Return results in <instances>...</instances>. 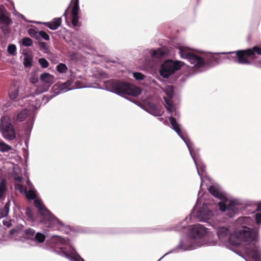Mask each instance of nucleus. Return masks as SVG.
<instances>
[{
	"mask_svg": "<svg viewBox=\"0 0 261 261\" xmlns=\"http://www.w3.org/2000/svg\"><path fill=\"white\" fill-rule=\"evenodd\" d=\"M34 205L39 210V214L41 217V223L46 227L55 228V225L59 223L58 219L45 207L40 199H35Z\"/></svg>",
	"mask_w": 261,
	"mask_h": 261,
	"instance_id": "obj_2",
	"label": "nucleus"
},
{
	"mask_svg": "<svg viewBox=\"0 0 261 261\" xmlns=\"http://www.w3.org/2000/svg\"><path fill=\"white\" fill-rule=\"evenodd\" d=\"M251 52L246 49L239 50L238 63L240 64H250L251 61L248 59L250 58Z\"/></svg>",
	"mask_w": 261,
	"mask_h": 261,
	"instance_id": "obj_12",
	"label": "nucleus"
},
{
	"mask_svg": "<svg viewBox=\"0 0 261 261\" xmlns=\"http://www.w3.org/2000/svg\"><path fill=\"white\" fill-rule=\"evenodd\" d=\"M30 81L32 84H36L38 81V75L34 74L33 75H32L31 76L30 78Z\"/></svg>",
	"mask_w": 261,
	"mask_h": 261,
	"instance_id": "obj_41",
	"label": "nucleus"
},
{
	"mask_svg": "<svg viewBox=\"0 0 261 261\" xmlns=\"http://www.w3.org/2000/svg\"><path fill=\"white\" fill-rule=\"evenodd\" d=\"M54 76L50 74L45 72L40 75V80L43 83L47 84V86H43L42 87H39L35 91L36 94H39L41 93L48 90L49 87L54 82Z\"/></svg>",
	"mask_w": 261,
	"mask_h": 261,
	"instance_id": "obj_8",
	"label": "nucleus"
},
{
	"mask_svg": "<svg viewBox=\"0 0 261 261\" xmlns=\"http://www.w3.org/2000/svg\"><path fill=\"white\" fill-rule=\"evenodd\" d=\"M70 6V4L69 5V6L68 7V8L66 9V10H65V11L64 12V14H63V16H64L65 17H67V14H68V11L69 9V7Z\"/></svg>",
	"mask_w": 261,
	"mask_h": 261,
	"instance_id": "obj_46",
	"label": "nucleus"
},
{
	"mask_svg": "<svg viewBox=\"0 0 261 261\" xmlns=\"http://www.w3.org/2000/svg\"><path fill=\"white\" fill-rule=\"evenodd\" d=\"M245 229L241 230L239 232V235L242 238L244 242H252L256 241L257 237V233L250 228L245 226Z\"/></svg>",
	"mask_w": 261,
	"mask_h": 261,
	"instance_id": "obj_9",
	"label": "nucleus"
},
{
	"mask_svg": "<svg viewBox=\"0 0 261 261\" xmlns=\"http://www.w3.org/2000/svg\"><path fill=\"white\" fill-rule=\"evenodd\" d=\"M73 2V6L71 9V23L74 27H80L81 23L79 22V12L80 11L79 0H72Z\"/></svg>",
	"mask_w": 261,
	"mask_h": 261,
	"instance_id": "obj_10",
	"label": "nucleus"
},
{
	"mask_svg": "<svg viewBox=\"0 0 261 261\" xmlns=\"http://www.w3.org/2000/svg\"><path fill=\"white\" fill-rule=\"evenodd\" d=\"M10 201L7 202L1 211L0 212V217L3 218L7 216L9 212Z\"/></svg>",
	"mask_w": 261,
	"mask_h": 261,
	"instance_id": "obj_24",
	"label": "nucleus"
},
{
	"mask_svg": "<svg viewBox=\"0 0 261 261\" xmlns=\"http://www.w3.org/2000/svg\"><path fill=\"white\" fill-rule=\"evenodd\" d=\"M227 54L228 55L227 56L228 59L232 60L234 62L238 63V55L239 54V50L235 51L228 53Z\"/></svg>",
	"mask_w": 261,
	"mask_h": 261,
	"instance_id": "obj_26",
	"label": "nucleus"
},
{
	"mask_svg": "<svg viewBox=\"0 0 261 261\" xmlns=\"http://www.w3.org/2000/svg\"><path fill=\"white\" fill-rule=\"evenodd\" d=\"M33 44L32 40L28 37H24L22 40V44L24 46H30Z\"/></svg>",
	"mask_w": 261,
	"mask_h": 261,
	"instance_id": "obj_33",
	"label": "nucleus"
},
{
	"mask_svg": "<svg viewBox=\"0 0 261 261\" xmlns=\"http://www.w3.org/2000/svg\"><path fill=\"white\" fill-rule=\"evenodd\" d=\"M16 47L14 44H10L8 46V51L10 54H11L12 55H13L15 54V53L16 52Z\"/></svg>",
	"mask_w": 261,
	"mask_h": 261,
	"instance_id": "obj_37",
	"label": "nucleus"
},
{
	"mask_svg": "<svg viewBox=\"0 0 261 261\" xmlns=\"http://www.w3.org/2000/svg\"><path fill=\"white\" fill-rule=\"evenodd\" d=\"M247 50H250L251 52L250 56V58L252 59L256 58L257 56L261 55V45L259 46H254L251 48H248L246 49Z\"/></svg>",
	"mask_w": 261,
	"mask_h": 261,
	"instance_id": "obj_17",
	"label": "nucleus"
},
{
	"mask_svg": "<svg viewBox=\"0 0 261 261\" xmlns=\"http://www.w3.org/2000/svg\"><path fill=\"white\" fill-rule=\"evenodd\" d=\"M207 232L206 228L201 224H196L192 226L190 228V233L193 238L203 237Z\"/></svg>",
	"mask_w": 261,
	"mask_h": 261,
	"instance_id": "obj_11",
	"label": "nucleus"
},
{
	"mask_svg": "<svg viewBox=\"0 0 261 261\" xmlns=\"http://www.w3.org/2000/svg\"><path fill=\"white\" fill-rule=\"evenodd\" d=\"M3 224H4V225L7 226L8 228L12 226V224L10 222L6 220H4L3 221Z\"/></svg>",
	"mask_w": 261,
	"mask_h": 261,
	"instance_id": "obj_45",
	"label": "nucleus"
},
{
	"mask_svg": "<svg viewBox=\"0 0 261 261\" xmlns=\"http://www.w3.org/2000/svg\"><path fill=\"white\" fill-rule=\"evenodd\" d=\"M39 35L42 38L45 39V40H49V35L44 31H40L38 33Z\"/></svg>",
	"mask_w": 261,
	"mask_h": 261,
	"instance_id": "obj_40",
	"label": "nucleus"
},
{
	"mask_svg": "<svg viewBox=\"0 0 261 261\" xmlns=\"http://www.w3.org/2000/svg\"><path fill=\"white\" fill-rule=\"evenodd\" d=\"M203 60L204 61V62L205 63V64L204 65V66L206 64H212L213 62H216L217 63H218L219 58L216 55H211L209 56H207L206 59L205 60L204 59H203Z\"/></svg>",
	"mask_w": 261,
	"mask_h": 261,
	"instance_id": "obj_21",
	"label": "nucleus"
},
{
	"mask_svg": "<svg viewBox=\"0 0 261 261\" xmlns=\"http://www.w3.org/2000/svg\"><path fill=\"white\" fill-rule=\"evenodd\" d=\"M65 255H66V257H69V255H67V254H65Z\"/></svg>",
	"mask_w": 261,
	"mask_h": 261,
	"instance_id": "obj_51",
	"label": "nucleus"
},
{
	"mask_svg": "<svg viewBox=\"0 0 261 261\" xmlns=\"http://www.w3.org/2000/svg\"><path fill=\"white\" fill-rule=\"evenodd\" d=\"M45 236L41 232H37L35 233L34 238L33 241L37 242L38 243H43L45 240Z\"/></svg>",
	"mask_w": 261,
	"mask_h": 261,
	"instance_id": "obj_23",
	"label": "nucleus"
},
{
	"mask_svg": "<svg viewBox=\"0 0 261 261\" xmlns=\"http://www.w3.org/2000/svg\"><path fill=\"white\" fill-rule=\"evenodd\" d=\"M178 49L179 54L181 58L187 59L191 64H194L197 68L204 66L205 63L203 59L193 53L189 48L180 46Z\"/></svg>",
	"mask_w": 261,
	"mask_h": 261,
	"instance_id": "obj_3",
	"label": "nucleus"
},
{
	"mask_svg": "<svg viewBox=\"0 0 261 261\" xmlns=\"http://www.w3.org/2000/svg\"><path fill=\"white\" fill-rule=\"evenodd\" d=\"M61 18L58 17L54 18L52 21L45 22L44 24L50 29L55 30L61 25Z\"/></svg>",
	"mask_w": 261,
	"mask_h": 261,
	"instance_id": "obj_14",
	"label": "nucleus"
},
{
	"mask_svg": "<svg viewBox=\"0 0 261 261\" xmlns=\"http://www.w3.org/2000/svg\"><path fill=\"white\" fill-rule=\"evenodd\" d=\"M28 115V111L26 110H23L18 114L17 120L20 122H22L27 118Z\"/></svg>",
	"mask_w": 261,
	"mask_h": 261,
	"instance_id": "obj_25",
	"label": "nucleus"
},
{
	"mask_svg": "<svg viewBox=\"0 0 261 261\" xmlns=\"http://www.w3.org/2000/svg\"><path fill=\"white\" fill-rule=\"evenodd\" d=\"M181 66L182 62L180 61H166L162 65L160 74L164 78H168L175 71L179 70Z\"/></svg>",
	"mask_w": 261,
	"mask_h": 261,
	"instance_id": "obj_4",
	"label": "nucleus"
},
{
	"mask_svg": "<svg viewBox=\"0 0 261 261\" xmlns=\"http://www.w3.org/2000/svg\"><path fill=\"white\" fill-rule=\"evenodd\" d=\"M19 231V229L18 228H13L9 231V234L11 236H13L15 233H18Z\"/></svg>",
	"mask_w": 261,
	"mask_h": 261,
	"instance_id": "obj_43",
	"label": "nucleus"
},
{
	"mask_svg": "<svg viewBox=\"0 0 261 261\" xmlns=\"http://www.w3.org/2000/svg\"><path fill=\"white\" fill-rule=\"evenodd\" d=\"M27 184L29 186H31L32 184H31V181L29 180V179L27 181Z\"/></svg>",
	"mask_w": 261,
	"mask_h": 261,
	"instance_id": "obj_50",
	"label": "nucleus"
},
{
	"mask_svg": "<svg viewBox=\"0 0 261 261\" xmlns=\"http://www.w3.org/2000/svg\"><path fill=\"white\" fill-rule=\"evenodd\" d=\"M248 252L252 254L253 258H256L259 256V251L257 247L255 246L253 248L249 249Z\"/></svg>",
	"mask_w": 261,
	"mask_h": 261,
	"instance_id": "obj_31",
	"label": "nucleus"
},
{
	"mask_svg": "<svg viewBox=\"0 0 261 261\" xmlns=\"http://www.w3.org/2000/svg\"><path fill=\"white\" fill-rule=\"evenodd\" d=\"M33 59L29 56H26L23 60V65L25 67H30L32 65Z\"/></svg>",
	"mask_w": 261,
	"mask_h": 261,
	"instance_id": "obj_30",
	"label": "nucleus"
},
{
	"mask_svg": "<svg viewBox=\"0 0 261 261\" xmlns=\"http://www.w3.org/2000/svg\"><path fill=\"white\" fill-rule=\"evenodd\" d=\"M6 191V183L5 180H2L0 183V198H1Z\"/></svg>",
	"mask_w": 261,
	"mask_h": 261,
	"instance_id": "obj_28",
	"label": "nucleus"
},
{
	"mask_svg": "<svg viewBox=\"0 0 261 261\" xmlns=\"http://www.w3.org/2000/svg\"><path fill=\"white\" fill-rule=\"evenodd\" d=\"M15 188L18 190L20 192H22L23 191H27V188L24 187L23 185L21 183L18 182L15 184Z\"/></svg>",
	"mask_w": 261,
	"mask_h": 261,
	"instance_id": "obj_39",
	"label": "nucleus"
},
{
	"mask_svg": "<svg viewBox=\"0 0 261 261\" xmlns=\"http://www.w3.org/2000/svg\"><path fill=\"white\" fill-rule=\"evenodd\" d=\"M57 70L61 73H65L67 72V67L65 64L60 63L56 67Z\"/></svg>",
	"mask_w": 261,
	"mask_h": 261,
	"instance_id": "obj_27",
	"label": "nucleus"
},
{
	"mask_svg": "<svg viewBox=\"0 0 261 261\" xmlns=\"http://www.w3.org/2000/svg\"><path fill=\"white\" fill-rule=\"evenodd\" d=\"M12 148L4 142H0V151L2 152H7L11 150Z\"/></svg>",
	"mask_w": 261,
	"mask_h": 261,
	"instance_id": "obj_29",
	"label": "nucleus"
},
{
	"mask_svg": "<svg viewBox=\"0 0 261 261\" xmlns=\"http://www.w3.org/2000/svg\"><path fill=\"white\" fill-rule=\"evenodd\" d=\"M169 120L172 126V128L177 133L179 136L182 138V137L181 135V130L179 127V125L177 123L175 118L173 117H170Z\"/></svg>",
	"mask_w": 261,
	"mask_h": 261,
	"instance_id": "obj_15",
	"label": "nucleus"
},
{
	"mask_svg": "<svg viewBox=\"0 0 261 261\" xmlns=\"http://www.w3.org/2000/svg\"><path fill=\"white\" fill-rule=\"evenodd\" d=\"M35 233H36L35 230L31 228H27L24 231V238L28 240H31L32 241L34 238Z\"/></svg>",
	"mask_w": 261,
	"mask_h": 261,
	"instance_id": "obj_18",
	"label": "nucleus"
},
{
	"mask_svg": "<svg viewBox=\"0 0 261 261\" xmlns=\"http://www.w3.org/2000/svg\"><path fill=\"white\" fill-rule=\"evenodd\" d=\"M166 105H165L167 110L170 112L172 113L174 111V108L173 105L172 100L171 99H168L166 97L164 98Z\"/></svg>",
	"mask_w": 261,
	"mask_h": 261,
	"instance_id": "obj_22",
	"label": "nucleus"
},
{
	"mask_svg": "<svg viewBox=\"0 0 261 261\" xmlns=\"http://www.w3.org/2000/svg\"><path fill=\"white\" fill-rule=\"evenodd\" d=\"M0 129L5 139L12 140L15 138V130L9 117L5 116L1 118Z\"/></svg>",
	"mask_w": 261,
	"mask_h": 261,
	"instance_id": "obj_5",
	"label": "nucleus"
},
{
	"mask_svg": "<svg viewBox=\"0 0 261 261\" xmlns=\"http://www.w3.org/2000/svg\"><path fill=\"white\" fill-rule=\"evenodd\" d=\"M106 85L110 91L120 95L137 96L142 92L140 88L117 80H110L106 83Z\"/></svg>",
	"mask_w": 261,
	"mask_h": 261,
	"instance_id": "obj_1",
	"label": "nucleus"
},
{
	"mask_svg": "<svg viewBox=\"0 0 261 261\" xmlns=\"http://www.w3.org/2000/svg\"><path fill=\"white\" fill-rule=\"evenodd\" d=\"M25 214L32 221H34L35 220L34 214L31 208L27 207L26 208Z\"/></svg>",
	"mask_w": 261,
	"mask_h": 261,
	"instance_id": "obj_34",
	"label": "nucleus"
},
{
	"mask_svg": "<svg viewBox=\"0 0 261 261\" xmlns=\"http://www.w3.org/2000/svg\"><path fill=\"white\" fill-rule=\"evenodd\" d=\"M0 24L1 29L4 35L9 34L10 32V26L12 21L10 18L9 13L4 8H0Z\"/></svg>",
	"mask_w": 261,
	"mask_h": 261,
	"instance_id": "obj_6",
	"label": "nucleus"
},
{
	"mask_svg": "<svg viewBox=\"0 0 261 261\" xmlns=\"http://www.w3.org/2000/svg\"><path fill=\"white\" fill-rule=\"evenodd\" d=\"M39 46L42 49H47L46 44L45 42H39Z\"/></svg>",
	"mask_w": 261,
	"mask_h": 261,
	"instance_id": "obj_44",
	"label": "nucleus"
},
{
	"mask_svg": "<svg viewBox=\"0 0 261 261\" xmlns=\"http://www.w3.org/2000/svg\"><path fill=\"white\" fill-rule=\"evenodd\" d=\"M76 261H85L84 259L79 256L77 258H75Z\"/></svg>",
	"mask_w": 261,
	"mask_h": 261,
	"instance_id": "obj_49",
	"label": "nucleus"
},
{
	"mask_svg": "<svg viewBox=\"0 0 261 261\" xmlns=\"http://www.w3.org/2000/svg\"><path fill=\"white\" fill-rule=\"evenodd\" d=\"M39 63L42 68H47L49 65V63L44 58H40L39 59Z\"/></svg>",
	"mask_w": 261,
	"mask_h": 261,
	"instance_id": "obj_35",
	"label": "nucleus"
},
{
	"mask_svg": "<svg viewBox=\"0 0 261 261\" xmlns=\"http://www.w3.org/2000/svg\"><path fill=\"white\" fill-rule=\"evenodd\" d=\"M28 34L32 37H35L36 39H38V35L37 32L34 29H29L28 30Z\"/></svg>",
	"mask_w": 261,
	"mask_h": 261,
	"instance_id": "obj_38",
	"label": "nucleus"
},
{
	"mask_svg": "<svg viewBox=\"0 0 261 261\" xmlns=\"http://www.w3.org/2000/svg\"><path fill=\"white\" fill-rule=\"evenodd\" d=\"M134 77L138 81H141L144 80L145 76L140 72H134L133 73Z\"/></svg>",
	"mask_w": 261,
	"mask_h": 261,
	"instance_id": "obj_36",
	"label": "nucleus"
},
{
	"mask_svg": "<svg viewBox=\"0 0 261 261\" xmlns=\"http://www.w3.org/2000/svg\"><path fill=\"white\" fill-rule=\"evenodd\" d=\"M18 87L15 86H13L12 87H11L10 89L9 97L11 99H15L17 97L18 95Z\"/></svg>",
	"mask_w": 261,
	"mask_h": 261,
	"instance_id": "obj_20",
	"label": "nucleus"
},
{
	"mask_svg": "<svg viewBox=\"0 0 261 261\" xmlns=\"http://www.w3.org/2000/svg\"><path fill=\"white\" fill-rule=\"evenodd\" d=\"M27 197L29 199H35L36 197V194L34 191L30 190L28 191H25Z\"/></svg>",
	"mask_w": 261,
	"mask_h": 261,
	"instance_id": "obj_32",
	"label": "nucleus"
},
{
	"mask_svg": "<svg viewBox=\"0 0 261 261\" xmlns=\"http://www.w3.org/2000/svg\"><path fill=\"white\" fill-rule=\"evenodd\" d=\"M151 56L154 58H161L165 55V53L162 48H158L150 51Z\"/></svg>",
	"mask_w": 261,
	"mask_h": 261,
	"instance_id": "obj_19",
	"label": "nucleus"
},
{
	"mask_svg": "<svg viewBox=\"0 0 261 261\" xmlns=\"http://www.w3.org/2000/svg\"><path fill=\"white\" fill-rule=\"evenodd\" d=\"M15 179L19 181V182L21 183V180L22 179V177L21 176H17L15 178Z\"/></svg>",
	"mask_w": 261,
	"mask_h": 261,
	"instance_id": "obj_47",
	"label": "nucleus"
},
{
	"mask_svg": "<svg viewBox=\"0 0 261 261\" xmlns=\"http://www.w3.org/2000/svg\"><path fill=\"white\" fill-rule=\"evenodd\" d=\"M255 220L257 224L261 223V213H257L255 215Z\"/></svg>",
	"mask_w": 261,
	"mask_h": 261,
	"instance_id": "obj_42",
	"label": "nucleus"
},
{
	"mask_svg": "<svg viewBox=\"0 0 261 261\" xmlns=\"http://www.w3.org/2000/svg\"><path fill=\"white\" fill-rule=\"evenodd\" d=\"M229 233V230L225 227H221L219 228L217 231L218 237L219 239H223L226 238Z\"/></svg>",
	"mask_w": 261,
	"mask_h": 261,
	"instance_id": "obj_16",
	"label": "nucleus"
},
{
	"mask_svg": "<svg viewBox=\"0 0 261 261\" xmlns=\"http://www.w3.org/2000/svg\"><path fill=\"white\" fill-rule=\"evenodd\" d=\"M208 190L209 192L216 198L221 200L222 201L226 200L225 196L214 186H211Z\"/></svg>",
	"mask_w": 261,
	"mask_h": 261,
	"instance_id": "obj_13",
	"label": "nucleus"
},
{
	"mask_svg": "<svg viewBox=\"0 0 261 261\" xmlns=\"http://www.w3.org/2000/svg\"><path fill=\"white\" fill-rule=\"evenodd\" d=\"M225 202H226V200L218 202V205L220 210L222 212H226V215L229 217L232 218L237 214L238 210L237 203L234 201H230L227 204Z\"/></svg>",
	"mask_w": 261,
	"mask_h": 261,
	"instance_id": "obj_7",
	"label": "nucleus"
},
{
	"mask_svg": "<svg viewBox=\"0 0 261 261\" xmlns=\"http://www.w3.org/2000/svg\"><path fill=\"white\" fill-rule=\"evenodd\" d=\"M256 210L257 211H261V202L258 203Z\"/></svg>",
	"mask_w": 261,
	"mask_h": 261,
	"instance_id": "obj_48",
	"label": "nucleus"
}]
</instances>
